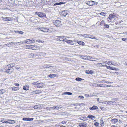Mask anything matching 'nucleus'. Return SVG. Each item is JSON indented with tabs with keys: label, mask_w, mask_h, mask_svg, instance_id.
<instances>
[{
	"label": "nucleus",
	"mask_w": 127,
	"mask_h": 127,
	"mask_svg": "<svg viewBox=\"0 0 127 127\" xmlns=\"http://www.w3.org/2000/svg\"><path fill=\"white\" fill-rule=\"evenodd\" d=\"M34 108L35 109H37V108H38V107L37 106V105H35V106H34Z\"/></svg>",
	"instance_id": "4d7b16f0"
},
{
	"label": "nucleus",
	"mask_w": 127,
	"mask_h": 127,
	"mask_svg": "<svg viewBox=\"0 0 127 127\" xmlns=\"http://www.w3.org/2000/svg\"><path fill=\"white\" fill-rule=\"evenodd\" d=\"M64 37L61 36H59L57 38V40L58 41H64Z\"/></svg>",
	"instance_id": "6ab92c4d"
},
{
	"label": "nucleus",
	"mask_w": 127,
	"mask_h": 127,
	"mask_svg": "<svg viewBox=\"0 0 127 127\" xmlns=\"http://www.w3.org/2000/svg\"><path fill=\"white\" fill-rule=\"evenodd\" d=\"M7 120L8 121L9 124H13L16 123L15 121L14 120L8 119Z\"/></svg>",
	"instance_id": "412c9836"
},
{
	"label": "nucleus",
	"mask_w": 127,
	"mask_h": 127,
	"mask_svg": "<svg viewBox=\"0 0 127 127\" xmlns=\"http://www.w3.org/2000/svg\"><path fill=\"white\" fill-rule=\"evenodd\" d=\"M35 42L34 39L31 38L26 39L25 41V43L27 44H30L34 43Z\"/></svg>",
	"instance_id": "39448f33"
},
{
	"label": "nucleus",
	"mask_w": 127,
	"mask_h": 127,
	"mask_svg": "<svg viewBox=\"0 0 127 127\" xmlns=\"http://www.w3.org/2000/svg\"><path fill=\"white\" fill-rule=\"evenodd\" d=\"M89 38L92 39H95V36L93 35H91L89 34Z\"/></svg>",
	"instance_id": "ea45409f"
},
{
	"label": "nucleus",
	"mask_w": 127,
	"mask_h": 127,
	"mask_svg": "<svg viewBox=\"0 0 127 127\" xmlns=\"http://www.w3.org/2000/svg\"><path fill=\"white\" fill-rule=\"evenodd\" d=\"M72 93L70 92H66L63 93L62 95H72Z\"/></svg>",
	"instance_id": "2f4dec72"
},
{
	"label": "nucleus",
	"mask_w": 127,
	"mask_h": 127,
	"mask_svg": "<svg viewBox=\"0 0 127 127\" xmlns=\"http://www.w3.org/2000/svg\"><path fill=\"white\" fill-rule=\"evenodd\" d=\"M105 63L109 65H113L115 66H117L118 65V64L116 63H113L112 61H105Z\"/></svg>",
	"instance_id": "9d476101"
},
{
	"label": "nucleus",
	"mask_w": 127,
	"mask_h": 127,
	"mask_svg": "<svg viewBox=\"0 0 127 127\" xmlns=\"http://www.w3.org/2000/svg\"><path fill=\"white\" fill-rule=\"evenodd\" d=\"M37 106L38 107V108H40L41 107V105H37Z\"/></svg>",
	"instance_id": "3c124183"
},
{
	"label": "nucleus",
	"mask_w": 127,
	"mask_h": 127,
	"mask_svg": "<svg viewBox=\"0 0 127 127\" xmlns=\"http://www.w3.org/2000/svg\"><path fill=\"white\" fill-rule=\"evenodd\" d=\"M105 63H97V64L99 66V67H101L102 66H106V65L104 64V65H103V64H103Z\"/></svg>",
	"instance_id": "cd10ccee"
},
{
	"label": "nucleus",
	"mask_w": 127,
	"mask_h": 127,
	"mask_svg": "<svg viewBox=\"0 0 127 127\" xmlns=\"http://www.w3.org/2000/svg\"><path fill=\"white\" fill-rule=\"evenodd\" d=\"M99 124L97 122H95L94 123V125L96 127H97L98 126Z\"/></svg>",
	"instance_id": "8fccbe9b"
},
{
	"label": "nucleus",
	"mask_w": 127,
	"mask_h": 127,
	"mask_svg": "<svg viewBox=\"0 0 127 127\" xmlns=\"http://www.w3.org/2000/svg\"><path fill=\"white\" fill-rule=\"evenodd\" d=\"M100 25L101 26L103 27L104 29L108 28L109 27V25L107 24H105V21L102 20L100 22Z\"/></svg>",
	"instance_id": "20e7f679"
},
{
	"label": "nucleus",
	"mask_w": 127,
	"mask_h": 127,
	"mask_svg": "<svg viewBox=\"0 0 127 127\" xmlns=\"http://www.w3.org/2000/svg\"><path fill=\"white\" fill-rule=\"evenodd\" d=\"M36 42H37L38 43H43L44 42V41L43 40H41L39 39L36 40Z\"/></svg>",
	"instance_id": "473e14b6"
},
{
	"label": "nucleus",
	"mask_w": 127,
	"mask_h": 127,
	"mask_svg": "<svg viewBox=\"0 0 127 127\" xmlns=\"http://www.w3.org/2000/svg\"><path fill=\"white\" fill-rule=\"evenodd\" d=\"M112 121L113 123H117L118 122V120L117 119H113L112 120Z\"/></svg>",
	"instance_id": "4c0bfd02"
},
{
	"label": "nucleus",
	"mask_w": 127,
	"mask_h": 127,
	"mask_svg": "<svg viewBox=\"0 0 127 127\" xmlns=\"http://www.w3.org/2000/svg\"><path fill=\"white\" fill-rule=\"evenodd\" d=\"M39 30L44 32H49L50 31L49 28H39Z\"/></svg>",
	"instance_id": "6e6552de"
},
{
	"label": "nucleus",
	"mask_w": 127,
	"mask_h": 127,
	"mask_svg": "<svg viewBox=\"0 0 127 127\" xmlns=\"http://www.w3.org/2000/svg\"><path fill=\"white\" fill-rule=\"evenodd\" d=\"M33 50H39L40 48V47L37 46L33 45Z\"/></svg>",
	"instance_id": "aec40b11"
},
{
	"label": "nucleus",
	"mask_w": 127,
	"mask_h": 127,
	"mask_svg": "<svg viewBox=\"0 0 127 127\" xmlns=\"http://www.w3.org/2000/svg\"><path fill=\"white\" fill-rule=\"evenodd\" d=\"M68 14V12L66 10L63 11L61 13V15L63 16H65Z\"/></svg>",
	"instance_id": "9b49d317"
},
{
	"label": "nucleus",
	"mask_w": 127,
	"mask_h": 127,
	"mask_svg": "<svg viewBox=\"0 0 127 127\" xmlns=\"http://www.w3.org/2000/svg\"><path fill=\"white\" fill-rule=\"evenodd\" d=\"M89 109L91 110H93L98 109V107L95 106H93L92 107H90Z\"/></svg>",
	"instance_id": "5701e85b"
},
{
	"label": "nucleus",
	"mask_w": 127,
	"mask_h": 127,
	"mask_svg": "<svg viewBox=\"0 0 127 127\" xmlns=\"http://www.w3.org/2000/svg\"><path fill=\"white\" fill-rule=\"evenodd\" d=\"M126 126H125L126 127H127V125H126Z\"/></svg>",
	"instance_id": "0e129e2a"
},
{
	"label": "nucleus",
	"mask_w": 127,
	"mask_h": 127,
	"mask_svg": "<svg viewBox=\"0 0 127 127\" xmlns=\"http://www.w3.org/2000/svg\"><path fill=\"white\" fill-rule=\"evenodd\" d=\"M79 126L80 127H87V125L86 123H82L79 124Z\"/></svg>",
	"instance_id": "dca6fc26"
},
{
	"label": "nucleus",
	"mask_w": 127,
	"mask_h": 127,
	"mask_svg": "<svg viewBox=\"0 0 127 127\" xmlns=\"http://www.w3.org/2000/svg\"><path fill=\"white\" fill-rule=\"evenodd\" d=\"M14 31L16 33H19L21 34H23L24 33L22 31Z\"/></svg>",
	"instance_id": "a878e982"
},
{
	"label": "nucleus",
	"mask_w": 127,
	"mask_h": 127,
	"mask_svg": "<svg viewBox=\"0 0 127 127\" xmlns=\"http://www.w3.org/2000/svg\"><path fill=\"white\" fill-rule=\"evenodd\" d=\"M54 23L56 26L58 27H60L62 25L61 21L58 20H55L54 22Z\"/></svg>",
	"instance_id": "1a4fd4ad"
},
{
	"label": "nucleus",
	"mask_w": 127,
	"mask_h": 127,
	"mask_svg": "<svg viewBox=\"0 0 127 127\" xmlns=\"http://www.w3.org/2000/svg\"><path fill=\"white\" fill-rule=\"evenodd\" d=\"M65 2H60L59 3H57L54 4V6H56L57 5H59L61 4H63L65 3Z\"/></svg>",
	"instance_id": "393cba45"
},
{
	"label": "nucleus",
	"mask_w": 127,
	"mask_h": 127,
	"mask_svg": "<svg viewBox=\"0 0 127 127\" xmlns=\"http://www.w3.org/2000/svg\"><path fill=\"white\" fill-rule=\"evenodd\" d=\"M75 42L77 43L79 45H81L84 46L85 45V43L82 41L77 40V41H75Z\"/></svg>",
	"instance_id": "2eb2a0df"
},
{
	"label": "nucleus",
	"mask_w": 127,
	"mask_h": 127,
	"mask_svg": "<svg viewBox=\"0 0 127 127\" xmlns=\"http://www.w3.org/2000/svg\"><path fill=\"white\" fill-rule=\"evenodd\" d=\"M100 14L101 15L105 16L106 14L104 12H102L100 13Z\"/></svg>",
	"instance_id": "c03bdc74"
},
{
	"label": "nucleus",
	"mask_w": 127,
	"mask_h": 127,
	"mask_svg": "<svg viewBox=\"0 0 127 127\" xmlns=\"http://www.w3.org/2000/svg\"><path fill=\"white\" fill-rule=\"evenodd\" d=\"M5 92V91L3 89L0 90V95L3 94Z\"/></svg>",
	"instance_id": "f704fd0d"
},
{
	"label": "nucleus",
	"mask_w": 127,
	"mask_h": 127,
	"mask_svg": "<svg viewBox=\"0 0 127 127\" xmlns=\"http://www.w3.org/2000/svg\"><path fill=\"white\" fill-rule=\"evenodd\" d=\"M29 86L28 85H25L23 86V89L24 90L27 91L29 90Z\"/></svg>",
	"instance_id": "a211bd4d"
},
{
	"label": "nucleus",
	"mask_w": 127,
	"mask_h": 127,
	"mask_svg": "<svg viewBox=\"0 0 127 127\" xmlns=\"http://www.w3.org/2000/svg\"><path fill=\"white\" fill-rule=\"evenodd\" d=\"M82 36L85 38H89V34H84L82 35Z\"/></svg>",
	"instance_id": "c9c22d12"
},
{
	"label": "nucleus",
	"mask_w": 127,
	"mask_h": 127,
	"mask_svg": "<svg viewBox=\"0 0 127 127\" xmlns=\"http://www.w3.org/2000/svg\"><path fill=\"white\" fill-rule=\"evenodd\" d=\"M99 87H109V85H107L105 84H99Z\"/></svg>",
	"instance_id": "ddd939ff"
},
{
	"label": "nucleus",
	"mask_w": 127,
	"mask_h": 127,
	"mask_svg": "<svg viewBox=\"0 0 127 127\" xmlns=\"http://www.w3.org/2000/svg\"><path fill=\"white\" fill-rule=\"evenodd\" d=\"M115 70L116 71L119 70V69L118 68H116L115 67L113 66H111V69L110 70Z\"/></svg>",
	"instance_id": "c85d7f7f"
},
{
	"label": "nucleus",
	"mask_w": 127,
	"mask_h": 127,
	"mask_svg": "<svg viewBox=\"0 0 127 127\" xmlns=\"http://www.w3.org/2000/svg\"><path fill=\"white\" fill-rule=\"evenodd\" d=\"M78 97L79 98H80V99H83L84 98V97L82 95L79 96H78Z\"/></svg>",
	"instance_id": "a18cd8bd"
},
{
	"label": "nucleus",
	"mask_w": 127,
	"mask_h": 127,
	"mask_svg": "<svg viewBox=\"0 0 127 127\" xmlns=\"http://www.w3.org/2000/svg\"><path fill=\"white\" fill-rule=\"evenodd\" d=\"M75 41H72V40H71L70 43L71 45H73L74 44V43L73 42H75Z\"/></svg>",
	"instance_id": "de8ad7c7"
},
{
	"label": "nucleus",
	"mask_w": 127,
	"mask_h": 127,
	"mask_svg": "<svg viewBox=\"0 0 127 127\" xmlns=\"http://www.w3.org/2000/svg\"><path fill=\"white\" fill-rule=\"evenodd\" d=\"M35 13L40 18H43L44 17L46 18V17L45 14L42 12H36Z\"/></svg>",
	"instance_id": "423d86ee"
},
{
	"label": "nucleus",
	"mask_w": 127,
	"mask_h": 127,
	"mask_svg": "<svg viewBox=\"0 0 127 127\" xmlns=\"http://www.w3.org/2000/svg\"><path fill=\"white\" fill-rule=\"evenodd\" d=\"M105 66L106 67V68L107 69H110H110H111V67L110 66H107V65H106V66Z\"/></svg>",
	"instance_id": "09e8293b"
},
{
	"label": "nucleus",
	"mask_w": 127,
	"mask_h": 127,
	"mask_svg": "<svg viewBox=\"0 0 127 127\" xmlns=\"http://www.w3.org/2000/svg\"><path fill=\"white\" fill-rule=\"evenodd\" d=\"M14 85H15V86H19V84L18 83H15Z\"/></svg>",
	"instance_id": "603ef678"
},
{
	"label": "nucleus",
	"mask_w": 127,
	"mask_h": 127,
	"mask_svg": "<svg viewBox=\"0 0 127 127\" xmlns=\"http://www.w3.org/2000/svg\"><path fill=\"white\" fill-rule=\"evenodd\" d=\"M126 112L127 113V111H126Z\"/></svg>",
	"instance_id": "338daca9"
},
{
	"label": "nucleus",
	"mask_w": 127,
	"mask_h": 127,
	"mask_svg": "<svg viewBox=\"0 0 127 127\" xmlns=\"http://www.w3.org/2000/svg\"><path fill=\"white\" fill-rule=\"evenodd\" d=\"M32 84L35 85L34 86L37 88H42L44 86V84L42 83H39L38 81L33 82L32 83Z\"/></svg>",
	"instance_id": "7ed1b4c3"
},
{
	"label": "nucleus",
	"mask_w": 127,
	"mask_h": 127,
	"mask_svg": "<svg viewBox=\"0 0 127 127\" xmlns=\"http://www.w3.org/2000/svg\"><path fill=\"white\" fill-rule=\"evenodd\" d=\"M86 3L88 5L90 6L96 5L97 4V2L92 0L87 1Z\"/></svg>",
	"instance_id": "0eeeda50"
},
{
	"label": "nucleus",
	"mask_w": 127,
	"mask_h": 127,
	"mask_svg": "<svg viewBox=\"0 0 127 127\" xmlns=\"http://www.w3.org/2000/svg\"><path fill=\"white\" fill-rule=\"evenodd\" d=\"M35 93L36 94H38L41 93L42 92L41 90L35 91H34Z\"/></svg>",
	"instance_id": "a19ab883"
},
{
	"label": "nucleus",
	"mask_w": 127,
	"mask_h": 127,
	"mask_svg": "<svg viewBox=\"0 0 127 127\" xmlns=\"http://www.w3.org/2000/svg\"><path fill=\"white\" fill-rule=\"evenodd\" d=\"M89 58L90 59H91V58H92V57H89Z\"/></svg>",
	"instance_id": "e2e57ef3"
},
{
	"label": "nucleus",
	"mask_w": 127,
	"mask_h": 127,
	"mask_svg": "<svg viewBox=\"0 0 127 127\" xmlns=\"http://www.w3.org/2000/svg\"><path fill=\"white\" fill-rule=\"evenodd\" d=\"M115 73L116 74H117L118 73V72H116Z\"/></svg>",
	"instance_id": "052dcab7"
},
{
	"label": "nucleus",
	"mask_w": 127,
	"mask_h": 127,
	"mask_svg": "<svg viewBox=\"0 0 127 127\" xmlns=\"http://www.w3.org/2000/svg\"><path fill=\"white\" fill-rule=\"evenodd\" d=\"M71 40L66 39L65 41V42L69 44Z\"/></svg>",
	"instance_id": "37998d69"
},
{
	"label": "nucleus",
	"mask_w": 127,
	"mask_h": 127,
	"mask_svg": "<svg viewBox=\"0 0 127 127\" xmlns=\"http://www.w3.org/2000/svg\"><path fill=\"white\" fill-rule=\"evenodd\" d=\"M85 72L87 74H92L94 72L92 70H86L85 71Z\"/></svg>",
	"instance_id": "b1692460"
},
{
	"label": "nucleus",
	"mask_w": 127,
	"mask_h": 127,
	"mask_svg": "<svg viewBox=\"0 0 127 127\" xmlns=\"http://www.w3.org/2000/svg\"><path fill=\"white\" fill-rule=\"evenodd\" d=\"M107 19L110 22H115L116 25H119L121 23L120 17L114 13L109 14Z\"/></svg>",
	"instance_id": "f257e3e1"
},
{
	"label": "nucleus",
	"mask_w": 127,
	"mask_h": 127,
	"mask_svg": "<svg viewBox=\"0 0 127 127\" xmlns=\"http://www.w3.org/2000/svg\"><path fill=\"white\" fill-rule=\"evenodd\" d=\"M19 68H20V67H19V68H16V69H19Z\"/></svg>",
	"instance_id": "69168bd1"
},
{
	"label": "nucleus",
	"mask_w": 127,
	"mask_h": 127,
	"mask_svg": "<svg viewBox=\"0 0 127 127\" xmlns=\"http://www.w3.org/2000/svg\"><path fill=\"white\" fill-rule=\"evenodd\" d=\"M31 45H25L24 46L25 48L27 49H30Z\"/></svg>",
	"instance_id": "bb28decb"
},
{
	"label": "nucleus",
	"mask_w": 127,
	"mask_h": 127,
	"mask_svg": "<svg viewBox=\"0 0 127 127\" xmlns=\"http://www.w3.org/2000/svg\"><path fill=\"white\" fill-rule=\"evenodd\" d=\"M49 67H53V66H49Z\"/></svg>",
	"instance_id": "bf43d9fd"
},
{
	"label": "nucleus",
	"mask_w": 127,
	"mask_h": 127,
	"mask_svg": "<svg viewBox=\"0 0 127 127\" xmlns=\"http://www.w3.org/2000/svg\"><path fill=\"white\" fill-rule=\"evenodd\" d=\"M62 108L61 106H59L57 105L53 107V108L54 109H56L57 110H59L61 109Z\"/></svg>",
	"instance_id": "4be33fe9"
},
{
	"label": "nucleus",
	"mask_w": 127,
	"mask_h": 127,
	"mask_svg": "<svg viewBox=\"0 0 127 127\" xmlns=\"http://www.w3.org/2000/svg\"><path fill=\"white\" fill-rule=\"evenodd\" d=\"M3 20L5 21H8L13 20V18L12 17H7L3 18Z\"/></svg>",
	"instance_id": "f8f14e48"
},
{
	"label": "nucleus",
	"mask_w": 127,
	"mask_h": 127,
	"mask_svg": "<svg viewBox=\"0 0 127 127\" xmlns=\"http://www.w3.org/2000/svg\"><path fill=\"white\" fill-rule=\"evenodd\" d=\"M127 39V38H122V40L123 41H125L126 39Z\"/></svg>",
	"instance_id": "6e6d98bb"
},
{
	"label": "nucleus",
	"mask_w": 127,
	"mask_h": 127,
	"mask_svg": "<svg viewBox=\"0 0 127 127\" xmlns=\"http://www.w3.org/2000/svg\"><path fill=\"white\" fill-rule=\"evenodd\" d=\"M30 49H32V50H33V45H31Z\"/></svg>",
	"instance_id": "864d4df0"
},
{
	"label": "nucleus",
	"mask_w": 127,
	"mask_h": 127,
	"mask_svg": "<svg viewBox=\"0 0 127 127\" xmlns=\"http://www.w3.org/2000/svg\"><path fill=\"white\" fill-rule=\"evenodd\" d=\"M100 83H111L110 82H109L108 81H105V80H102L100 81Z\"/></svg>",
	"instance_id": "7c9ffc66"
},
{
	"label": "nucleus",
	"mask_w": 127,
	"mask_h": 127,
	"mask_svg": "<svg viewBox=\"0 0 127 127\" xmlns=\"http://www.w3.org/2000/svg\"><path fill=\"white\" fill-rule=\"evenodd\" d=\"M3 123H8V121H4V120H2L1 121Z\"/></svg>",
	"instance_id": "49530a36"
},
{
	"label": "nucleus",
	"mask_w": 127,
	"mask_h": 127,
	"mask_svg": "<svg viewBox=\"0 0 127 127\" xmlns=\"http://www.w3.org/2000/svg\"><path fill=\"white\" fill-rule=\"evenodd\" d=\"M86 117H81V118H80V119L82 120L85 121V120L86 119Z\"/></svg>",
	"instance_id": "79ce46f5"
},
{
	"label": "nucleus",
	"mask_w": 127,
	"mask_h": 127,
	"mask_svg": "<svg viewBox=\"0 0 127 127\" xmlns=\"http://www.w3.org/2000/svg\"><path fill=\"white\" fill-rule=\"evenodd\" d=\"M15 66L14 64H10L7 65L4 68V70L7 73L11 74L14 71V68Z\"/></svg>",
	"instance_id": "f03ea898"
},
{
	"label": "nucleus",
	"mask_w": 127,
	"mask_h": 127,
	"mask_svg": "<svg viewBox=\"0 0 127 127\" xmlns=\"http://www.w3.org/2000/svg\"><path fill=\"white\" fill-rule=\"evenodd\" d=\"M74 104V105H75L76 104Z\"/></svg>",
	"instance_id": "680f3d73"
},
{
	"label": "nucleus",
	"mask_w": 127,
	"mask_h": 127,
	"mask_svg": "<svg viewBox=\"0 0 127 127\" xmlns=\"http://www.w3.org/2000/svg\"><path fill=\"white\" fill-rule=\"evenodd\" d=\"M55 77H58V75H57L56 74H50L48 75V77L52 78Z\"/></svg>",
	"instance_id": "4468645a"
},
{
	"label": "nucleus",
	"mask_w": 127,
	"mask_h": 127,
	"mask_svg": "<svg viewBox=\"0 0 127 127\" xmlns=\"http://www.w3.org/2000/svg\"><path fill=\"white\" fill-rule=\"evenodd\" d=\"M84 79L79 77L76 78L75 80L77 81H81L82 80H83Z\"/></svg>",
	"instance_id": "58836bf2"
},
{
	"label": "nucleus",
	"mask_w": 127,
	"mask_h": 127,
	"mask_svg": "<svg viewBox=\"0 0 127 127\" xmlns=\"http://www.w3.org/2000/svg\"><path fill=\"white\" fill-rule=\"evenodd\" d=\"M92 86L95 87H99V84L96 83H93L92 84Z\"/></svg>",
	"instance_id": "e433bc0d"
},
{
	"label": "nucleus",
	"mask_w": 127,
	"mask_h": 127,
	"mask_svg": "<svg viewBox=\"0 0 127 127\" xmlns=\"http://www.w3.org/2000/svg\"><path fill=\"white\" fill-rule=\"evenodd\" d=\"M87 118H91V119L92 120H93L94 119H92V118H94V119H95V117L94 116H93V115H89L87 117Z\"/></svg>",
	"instance_id": "c756f323"
},
{
	"label": "nucleus",
	"mask_w": 127,
	"mask_h": 127,
	"mask_svg": "<svg viewBox=\"0 0 127 127\" xmlns=\"http://www.w3.org/2000/svg\"><path fill=\"white\" fill-rule=\"evenodd\" d=\"M97 101H98V102L99 103H103V102H100L99 101V98H97Z\"/></svg>",
	"instance_id": "5fc2aeb1"
},
{
	"label": "nucleus",
	"mask_w": 127,
	"mask_h": 127,
	"mask_svg": "<svg viewBox=\"0 0 127 127\" xmlns=\"http://www.w3.org/2000/svg\"><path fill=\"white\" fill-rule=\"evenodd\" d=\"M33 120V118H24L23 119V120L26 121H32Z\"/></svg>",
	"instance_id": "f3484780"
},
{
	"label": "nucleus",
	"mask_w": 127,
	"mask_h": 127,
	"mask_svg": "<svg viewBox=\"0 0 127 127\" xmlns=\"http://www.w3.org/2000/svg\"><path fill=\"white\" fill-rule=\"evenodd\" d=\"M12 90L13 91H16L19 90V88L18 87H12L11 88Z\"/></svg>",
	"instance_id": "72a5a7b5"
},
{
	"label": "nucleus",
	"mask_w": 127,
	"mask_h": 127,
	"mask_svg": "<svg viewBox=\"0 0 127 127\" xmlns=\"http://www.w3.org/2000/svg\"><path fill=\"white\" fill-rule=\"evenodd\" d=\"M85 96H87V97L89 96V95H88V94H85Z\"/></svg>",
	"instance_id": "13d9d810"
}]
</instances>
